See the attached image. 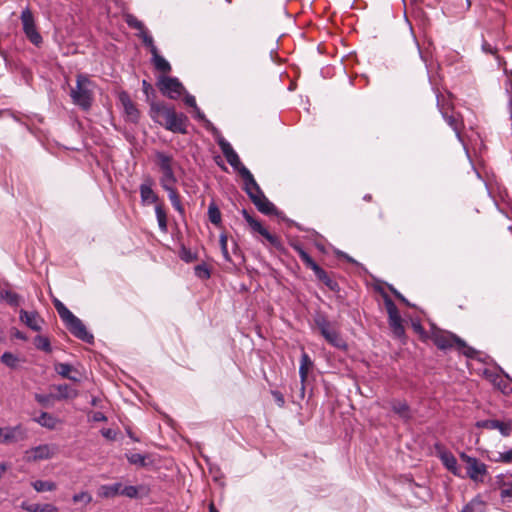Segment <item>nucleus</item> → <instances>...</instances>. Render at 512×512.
I'll return each mask as SVG.
<instances>
[{"instance_id": "obj_28", "label": "nucleus", "mask_w": 512, "mask_h": 512, "mask_svg": "<svg viewBox=\"0 0 512 512\" xmlns=\"http://www.w3.org/2000/svg\"><path fill=\"white\" fill-rule=\"evenodd\" d=\"M21 508L27 512H57L58 508L52 504H29L22 502Z\"/></svg>"}, {"instance_id": "obj_11", "label": "nucleus", "mask_w": 512, "mask_h": 512, "mask_svg": "<svg viewBox=\"0 0 512 512\" xmlns=\"http://www.w3.org/2000/svg\"><path fill=\"white\" fill-rule=\"evenodd\" d=\"M57 447L50 444H42L32 447L25 452V457L28 462H36L40 460L51 459L57 453Z\"/></svg>"}, {"instance_id": "obj_12", "label": "nucleus", "mask_w": 512, "mask_h": 512, "mask_svg": "<svg viewBox=\"0 0 512 512\" xmlns=\"http://www.w3.org/2000/svg\"><path fill=\"white\" fill-rule=\"evenodd\" d=\"M26 429L18 424L13 427L0 428V442L3 444H11L26 439Z\"/></svg>"}, {"instance_id": "obj_4", "label": "nucleus", "mask_w": 512, "mask_h": 512, "mask_svg": "<svg viewBox=\"0 0 512 512\" xmlns=\"http://www.w3.org/2000/svg\"><path fill=\"white\" fill-rule=\"evenodd\" d=\"M156 164L158 165L162 176L160 178V184H176L177 178L174 173L173 165L174 159L171 155H168L161 151L155 152Z\"/></svg>"}, {"instance_id": "obj_9", "label": "nucleus", "mask_w": 512, "mask_h": 512, "mask_svg": "<svg viewBox=\"0 0 512 512\" xmlns=\"http://www.w3.org/2000/svg\"><path fill=\"white\" fill-rule=\"evenodd\" d=\"M217 143L223 155L225 156L227 162L239 173V175L243 179V169L247 168L241 163L238 154L235 152L231 144L223 137H220L217 140Z\"/></svg>"}, {"instance_id": "obj_36", "label": "nucleus", "mask_w": 512, "mask_h": 512, "mask_svg": "<svg viewBox=\"0 0 512 512\" xmlns=\"http://www.w3.org/2000/svg\"><path fill=\"white\" fill-rule=\"evenodd\" d=\"M121 483H114L112 485H102L99 489V495L105 498H112L119 495Z\"/></svg>"}, {"instance_id": "obj_7", "label": "nucleus", "mask_w": 512, "mask_h": 512, "mask_svg": "<svg viewBox=\"0 0 512 512\" xmlns=\"http://www.w3.org/2000/svg\"><path fill=\"white\" fill-rule=\"evenodd\" d=\"M20 19L23 26V32L29 41L36 46L40 45L42 43V36L37 31L34 16L28 7L22 11Z\"/></svg>"}, {"instance_id": "obj_42", "label": "nucleus", "mask_w": 512, "mask_h": 512, "mask_svg": "<svg viewBox=\"0 0 512 512\" xmlns=\"http://www.w3.org/2000/svg\"><path fill=\"white\" fill-rule=\"evenodd\" d=\"M125 21L127 23V25L132 28V29H136L139 31V33H141L142 31H144L146 28L143 24V22H141L140 20H138L134 15L132 14H127L126 17H125Z\"/></svg>"}, {"instance_id": "obj_51", "label": "nucleus", "mask_w": 512, "mask_h": 512, "mask_svg": "<svg viewBox=\"0 0 512 512\" xmlns=\"http://www.w3.org/2000/svg\"><path fill=\"white\" fill-rule=\"evenodd\" d=\"M412 327L422 341L430 339V332H427L420 323H413Z\"/></svg>"}, {"instance_id": "obj_6", "label": "nucleus", "mask_w": 512, "mask_h": 512, "mask_svg": "<svg viewBox=\"0 0 512 512\" xmlns=\"http://www.w3.org/2000/svg\"><path fill=\"white\" fill-rule=\"evenodd\" d=\"M241 213L253 233L260 234L272 247L282 249L281 240L276 235L271 234L258 220L252 217L246 209H243Z\"/></svg>"}, {"instance_id": "obj_14", "label": "nucleus", "mask_w": 512, "mask_h": 512, "mask_svg": "<svg viewBox=\"0 0 512 512\" xmlns=\"http://www.w3.org/2000/svg\"><path fill=\"white\" fill-rule=\"evenodd\" d=\"M243 190L247 193L250 200L254 204L260 197L265 196L260 186L254 179V176L249 169H243Z\"/></svg>"}, {"instance_id": "obj_43", "label": "nucleus", "mask_w": 512, "mask_h": 512, "mask_svg": "<svg viewBox=\"0 0 512 512\" xmlns=\"http://www.w3.org/2000/svg\"><path fill=\"white\" fill-rule=\"evenodd\" d=\"M139 37H141L143 44L149 48L151 54L153 51H157V47L154 45L153 37L148 33L147 29L139 33Z\"/></svg>"}, {"instance_id": "obj_48", "label": "nucleus", "mask_w": 512, "mask_h": 512, "mask_svg": "<svg viewBox=\"0 0 512 512\" xmlns=\"http://www.w3.org/2000/svg\"><path fill=\"white\" fill-rule=\"evenodd\" d=\"M1 361L2 363H4L6 366L8 367H11V368H14L18 362V359L16 356H14L12 353L10 352H5L2 356H1Z\"/></svg>"}, {"instance_id": "obj_62", "label": "nucleus", "mask_w": 512, "mask_h": 512, "mask_svg": "<svg viewBox=\"0 0 512 512\" xmlns=\"http://www.w3.org/2000/svg\"><path fill=\"white\" fill-rule=\"evenodd\" d=\"M390 290L391 292L396 296V298H400L402 296V294L400 292H398L395 288H393L392 286H390Z\"/></svg>"}, {"instance_id": "obj_50", "label": "nucleus", "mask_w": 512, "mask_h": 512, "mask_svg": "<svg viewBox=\"0 0 512 512\" xmlns=\"http://www.w3.org/2000/svg\"><path fill=\"white\" fill-rule=\"evenodd\" d=\"M119 494L126 496L128 498H137L138 488L135 486H125V487L121 486Z\"/></svg>"}, {"instance_id": "obj_63", "label": "nucleus", "mask_w": 512, "mask_h": 512, "mask_svg": "<svg viewBox=\"0 0 512 512\" xmlns=\"http://www.w3.org/2000/svg\"><path fill=\"white\" fill-rule=\"evenodd\" d=\"M53 303H54L55 309H57V307H60V306L63 304V303H62L60 300H58V299H55V300L53 301Z\"/></svg>"}, {"instance_id": "obj_10", "label": "nucleus", "mask_w": 512, "mask_h": 512, "mask_svg": "<svg viewBox=\"0 0 512 512\" xmlns=\"http://www.w3.org/2000/svg\"><path fill=\"white\" fill-rule=\"evenodd\" d=\"M158 87L161 93L170 99H178L184 87L177 78L162 77L158 82Z\"/></svg>"}, {"instance_id": "obj_27", "label": "nucleus", "mask_w": 512, "mask_h": 512, "mask_svg": "<svg viewBox=\"0 0 512 512\" xmlns=\"http://www.w3.org/2000/svg\"><path fill=\"white\" fill-rule=\"evenodd\" d=\"M392 410L403 420H409L412 417L411 410L405 401L394 400Z\"/></svg>"}, {"instance_id": "obj_13", "label": "nucleus", "mask_w": 512, "mask_h": 512, "mask_svg": "<svg viewBox=\"0 0 512 512\" xmlns=\"http://www.w3.org/2000/svg\"><path fill=\"white\" fill-rule=\"evenodd\" d=\"M65 325L66 328L78 339L89 344L93 343L94 336L87 331L83 322L75 315L66 322Z\"/></svg>"}, {"instance_id": "obj_45", "label": "nucleus", "mask_w": 512, "mask_h": 512, "mask_svg": "<svg viewBox=\"0 0 512 512\" xmlns=\"http://www.w3.org/2000/svg\"><path fill=\"white\" fill-rule=\"evenodd\" d=\"M56 311L58 312L64 324L74 316V314L64 304H62L60 307H57Z\"/></svg>"}, {"instance_id": "obj_3", "label": "nucleus", "mask_w": 512, "mask_h": 512, "mask_svg": "<svg viewBox=\"0 0 512 512\" xmlns=\"http://www.w3.org/2000/svg\"><path fill=\"white\" fill-rule=\"evenodd\" d=\"M95 84L87 75L78 74L76 78V86L71 88L70 97L73 104L79 106L82 110H89L94 99Z\"/></svg>"}, {"instance_id": "obj_35", "label": "nucleus", "mask_w": 512, "mask_h": 512, "mask_svg": "<svg viewBox=\"0 0 512 512\" xmlns=\"http://www.w3.org/2000/svg\"><path fill=\"white\" fill-rule=\"evenodd\" d=\"M155 213H156V218L158 221L159 229L164 233L167 232V230H168L167 215H166L164 206L162 204H157L155 207Z\"/></svg>"}, {"instance_id": "obj_15", "label": "nucleus", "mask_w": 512, "mask_h": 512, "mask_svg": "<svg viewBox=\"0 0 512 512\" xmlns=\"http://www.w3.org/2000/svg\"><path fill=\"white\" fill-rule=\"evenodd\" d=\"M435 450L437 456L440 458L442 464L455 476H460V470L458 467L456 457L448 451L443 445L436 443Z\"/></svg>"}, {"instance_id": "obj_5", "label": "nucleus", "mask_w": 512, "mask_h": 512, "mask_svg": "<svg viewBox=\"0 0 512 512\" xmlns=\"http://www.w3.org/2000/svg\"><path fill=\"white\" fill-rule=\"evenodd\" d=\"M460 458L466 464L467 476L476 483H482L488 474L487 465L466 453H461Z\"/></svg>"}, {"instance_id": "obj_31", "label": "nucleus", "mask_w": 512, "mask_h": 512, "mask_svg": "<svg viewBox=\"0 0 512 512\" xmlns=\"http://www.w3.org/2000/svg\"><path fill=\"white\" fill-rule=\"evenodd\" d=\"M486 508V502L477 496L467 503L461 512H486Z\"/></svg>"}, {"instance_id": "obj_40", "label": "nucleus", "mask_w": 512, "mask_h": 512, "mask_svg": "<svg viewBox=\"0 0 512 512\" xmlns=\"http://www.w3.org/2000/svg\"><path fill=\"white\" fill-rule=\"evenodd\" d=\"M314 321L321 334L332 326V323L321 313L316 314Z\"/></svg>"}, {"instance_id": "obj_32", "label": "nucleus", "mask_w": 512, "mask_h": 512, "mask_svg": "<svg viewBox=\"0 0 512 512\" xmlns=\"http://www.w3.org/2000/svg\"><path fill=\"white\" fill-rule=\"evenodd\" d=\"M292 247L302 262L306 265V267L314 270V268L318 266V264L311 258V256L303 249L302 246L299 244H293Z\"/></svg>"}, {"instance_id": "obj_52", "label": "nucleus", "mask_w": 512, "mask_h": 512, "mask_svg": "<svg viewBox=\"0 0 512 512\" xmlns=\"http://www.w3.org/2000/svg\"><path fill=\"white\" fill-rule=\"evenodd\" d=\"M73 502H84L85 504H89L92 501V496L88 492H80L73 496Z\"/></svg>"}, {"instance_id": "obj_60", "label": "nucleus", "mask_w": 512, "mask_h": 512, "mask_svg": "<svg viewBox=\"0 0 512 512\" xmlns=\"http://www.w3.org/2000/svg\"><path fill=\"white\" fill-rule=\"evenodd\" d=\"M7 465L4 463L0 464V478L3 476V474L7 471Z\"/></svg>"}, {"instance_id": "obj_2", "label": "nucleus", "mask_w": 512, "mask_h": 512, "mask_svg": "<svg viewBox=\"0 0 512 512\" xmlns=\"http://www.w3.org/2000/svg\"><path fill=\"white\" fill-rule=\"evenodd\" d=\"M430 339L440 350L455 348L468 358L476 357L477 351L468 346L463 339L451 332L441 330L434 325H432L430 330Z\"/></svg>"}, {"instance_id": "obj_47", "label": "nucleus", "mask_w": 512, "mask_h": 512, "mask_svg": "<svg viewBox=\"0 0 512 512\" xmlns=\"http://www.w3.org/2000/svg\"><path fill=\"white\" fill-rule=\"evenodd\" d=\"M35 400L42 406L47 407L50 405L51 400H54V394H39L34 395Z\"/></svg>"}, {"instance_id": "obj_39", "label": "nucleus", "mask_w": 512, "mask_h": 512, "mask_svg": "<svg viewBox=\"0 0 512 512\" xmlns=\"http://www.w3.org/2000/svg\"><path fill=\"white\" fill-rule=\"evenodd\" d=\"M0 301L5 300L9 305L17 307L20 304V296L17 293L12 291H1L0 292Z\"/></svg>"}, {"instance_id": "obj_29", "label": "nucleus", "mask_w": 512, "mask_h": 512, "mask_svg": "<svg viewBox=\"0 0 512 512\" xmlns=\"http://www.w3.org/2000/svg\"><path fill=\"white\" fill-rule=\"evenodd\" d=\"M254 205L256 208L265 215H272L276 213L275 205L269 201L266 196L260 197L255 201Z\"/></svg>"}, {"instance_id": "obj_26", "label": "nucleus", "mask_w": 512, "mask_h": 512, "mask_svg": "<svg viewBox=\"0 0 512 512\" xmlns=\"http://www.w3.org/2000/svg\"><path fill=\"white\" fill-rule=\"evenodd\" d=\"M313 272L315 273V276L319 281H321L325 286H327L331 291H338L339 285L338 283L333 280L328 273L322 269L319 265L314 268Z\"/></svg>"}, {"instance_id": "obj_23", "label": "nucleus", "mask_w": 512, "mask_h": 512, "mask_svg": "<svg viewBox=\"0 0 512 512\" xmlns=\"http://www.w3.org/2000/svg\"><path fill=\"white\" fill-rule=\"evenodd\" d=\"M497 485L500 489V497L503 501L512 497V475H498Z\"/></svg>"}, {"instance_id": "obj_22", "label": "nucleus", "mask_w": 512, "mask_h": 512, "mask_svg": "<svg viewBox=\"0 0 512 512\" xmlns=\"http://www.w3.org/2000/svg\"><path fill=\"white\" fill-rule=\"evenodd\" d=\"M53 389L57 391L54 394V400L57 401L75 399L78 396V391L68 384L53 385Z\"/></svg>"}, {"instance_id": "obj_17", "label": "nucleus", "mask_w": 512, "mask_h": 512, "mask_svg": "<svg viewBox=\"0 0 512 512\" xmlns=\"http://www.w3.org/2000/svg\"><path fill=\"white\" fill-rule=\"evenodd\" d=\"M477 427L485 428L490 430H499V432L504 436L508 437L511 434L510 424L504 423L499 420H482L477 422Z\"/></svg>"}, {"instance_id": "obj_61", "label": "nucleus", "mask_w": 512, "mask_h": 512, "mask_svg": "<svg viewBox=\"0 0 512 512\" xmlns=\"http://www.w3.org/2000/svg\"><path fill=\"white\" fill-rule=\"evenodd\" d=\"M196 110V117L200 120H203L205 118L204 114L199 110V108L197 107Z\"/></svg>"}, {"instance_id": "obj_59", "label": "nucleus", "mask_w": 512, "mask_h": 512, "mask_svg": "<svg viewBox=\"0 0 512 512\" xmlns=\"http://www.w3.org/2000/svg\"><path fill=\"white\" fill-rule=\"evenodd\" d=\"M12 335H13V337H15V338H17V339H20V340H26V339H27V337L25 336V334H24V333H22V332H21V331H19V330H15V331L13 332V334H12Z\"/></svg>"}, {"instance_id": "obj_24", "label": "nucleus", "mask_w": 512, "mask_h": 512, "mask_svg": "<svg viewBox=\"0 0 512 512\" xmlns=\"http://www.w3.org/2000/svg\"><path fill=\"white\" fill-rule=\"evenodd\" d=\"M312 368H313V362H312L311 358L309 357V355L307 353L303 352L301 355L300 367H299V375H300V380H301V384H302V387H301L302 393H304L305 382L307 380L308 373Z\"/></svg>"}, {"instance_id": "obj_19", "label": "nucleus", "mask_w": 512, "mask_h": 512, "mask_svg": "<svg viewBox=\"0 0 512 512\" xmlns=\"http://www.w3.org/2000/svg\"><path fill=\"white\" fill-rule=\"evenodd\" d=\"M55 371L63 378L74 382H80V375L77 369L68 363L55 364Z\"/></svg>"}, {"instance_id": "obj_33", "label": "nucleus", "mask_w": 512, "mask_h": 512, "mask_svg": "<svg viewBox=\"0 0 512 512\" xmlns=\"http://www.w3.org/2000/svg\"><path fill=\"white\" fill-rule=\"evenodd\" d=\"M152 62L154 64V67L163 73H169L171 71L170 63L164 57L159 55L158 50L153 51Z\"/></svg>"}, {"instance_id": "obj_56", "label": "nucleus", "mask_w": 512, "mask_h": 512, "mask_svg": "<svg viewBox=\"0 0 512 512\" xmlns=\"http://www.w3.org/2000/svg\"><path fill=\"white\" fill-rule=\"evenodd\" d=\"M272 395L280 407L284 406L285 399L284 396L279 391H272Z\"/></svg>"}, {"instance_id": "obj_38", "label": "nucleus", "mask_w": 512, "mask_h": 512, "mask_svg": "<svg viewBox=\"0 0 512 512\" xmlns=\"http://www.w3.org/2000/svg\"><path fill=\"white\" fill-rule=\"evenodd\" d=\"M31 485L37 492L54 491L57 487L55 482L43 480L33 481Z\"/></svg>"}, {"instance_id": "obj_37", "label": "nucleus", "mask_w": 512, "mask_h": 512, "mask_svg": "<svg viewBox=\"0 0 512 512\" xmlns=\"http://www.w3.org/2000/svg\"><path fill=\"white\" fill-rule=\"evenodd\" d=\"M34 345L38 350L44 351L46 353H51L52 347L48 337L37 335L34 338Z\"/></svg>"}, {"instance_id": "obj_1", "label": "nucleus", "mask_w": 512, "mask_h": 512, "mask_svg": "<svg viewBox=\"0 0 512 512\" xmlns=\"http://www.w3.org/2000/svg\"><path fill=\"white\" fill-rule=\"evenodd\" d=\"M150 116L155 122L168 131L180 134L188 133V117L182 112H177L173 106H169L163 102L152 103Z\"/></svg>"}, {"instance_id": "obj_18", "label": "nucleus", "mask_w": 512, "mask_h": 512, "mask_svg": "<svg viewBox=\"0 0 512 512\" xmlns=\"http://www.w3.org/2000/svg\"><path fill=\"white\" fill-rule=\"evenodd\" d=\"M20 320L27 325L33 331H40L41 324L43 323L42 318L37 312H28L26 310H20Z\"/></svg>"}, {"instance_id": "obj_20", "label": "nucleus", "mask_w": 512, "mask_h": 512, "mask_svg": "<svg viewBox=\"0 0 512 512\" xmlns=\"http://www.w3.org/2000/svg\"><path fill=\"white\" fill-rule=\"evenodd\" d=\"M325 340L338 349H346L347 344L333 325L321 334Z\"/></svg>"}, {"instance_id": "obj_16", "label": "nucleus", "mask_w": 512, "mask_h": 512, "mask_svg": "<svg viewBox=\"0 0 512 512\" xmlns=\"http://www.w3.org/2000/svg\"><path fill=\"white\" fill-rule=\"evenodd\" d=\"M119 100L124 108V112L128 121L136 123L140 118V112L134 102L126 92L119 95Z\"/></svg>"}, {"instance_id": "obj_8", "label": "nucleus", "mask_w": 512, "mask_h": 512, "mask_svg": "<svg viewBox=\"0 0 512 512\" xmlns=\"http://www.w3.org/2000/svg\"><path fill=\"white\" fill-rule=\"evenodd\" d=\"M384 304L388 313L389 325L393 333L397 337H401L405 333L404 326L402 324V318L398 311L397 306L387 295L384 296Z\"/></svg>"}, {"instance_id": "obj_55", "label": "nucleus", "mask_w": 512, "mask_h": 512, "mask_svg": "<svg viewBox=\"0 0 512 512\" xmlns=\"http://www.w3.org/2000/svg\"><path fill=\"white\" fill-rule=\"evenodd\" d=\"M482 50L485 53H489V54H493V55H495L497 52V49L485 40L482 42Z\"/></svg>"}, {"instance_id": "obj_64", "label": "nucleus", "mask_w": 512, "mask_h": 512, "mask_svg": "<svg viewBox=\"0 0 512 512\" xmlns=\"http://www.w3.org/2000/svg\"><path fill=\"white\" fill-rule=\"evenodd\" d=\"M209 512H219L213 503L209 505Z\"/></svg>"}, {"instance_id": "obj_54", "label": "nucleus", "mask_w": 512, "mask_h": 512, "mask_svg": "<svg viewBox=\"0 0 512 512\" xmlns=\"http://www.w3.org/2000/svg\"><path fill=\"white\" fill-rule=\"evenodd\" d=\"M495 462H502V463H512V450H509L504 453H499V456L495 459H493Z\"/></svg>"}, {"instance_id": "obj_41", "label": "nucleus", "mask_w": 512, "mask_h": 512, "mask_svg": "<svg viewBox=\"0 0 512 512\" xmlns=\"http://www.w3.org/2000/svg\"><path fill=\"white\" fill-rule=\"evenodd\" d=\"M208 217L210 222L214 225L221 223V212L214 203L210 204L208 207Z\"/></svg>"}, {"instance_id": "obj_25", "label": "nucleus", "mask_w": 512, "mask_h": 512, "mask_svg": "<svg viewBox=\"0 0 512 512\" xmlns=\"http://www.w3.org/2000/svg\"><path fill=\"white\" fill-rule=\"evenodd\" d=\"M162 188L168 193L169 200L171 201L172 206L176 211H178L181 215L184 214V207L181 203L179 194L175 189V184H164L161 185Z\"/></svg>"}, {"instance_id": "obj_34", "label": "nucleus", "mask_w": 512, "mask_h": 512, "mask_svg": "<svg viewBox=\"0 0 512 512\" xmlns=\"http://www.w3.org/2000/svg\"><path fill=\"white\" fill-rule=\"evenodd\" d=\"M34 421L37 422L42 427L48 429H54L57 425L58 420L51 414L47 412H41V414L34 418Z\"/></svg>"}, {"instance_id": "obj_58", "label": "nucleus", "mask_w": 512, "mask_h": 512, "mask_svg": "<svg viewBox=\"0 0 512 512\" xmlns=\"http://www.w3.org/2000/svg\"><path fill=\"white\" fill-rule=\"evenodd\" d=\"M184 102L187 106L193 107L194 109H197V104L195 97L192 95H187L184 99Z\"/></svg>"}, {"instance_id": "obj_57", "label": "nucleus", "mask_w": 512, "mask_h": 512, "mask_svg": "<svg viewBox=\"0 0 512 512\" xmlns=\"http://www.w3.org/2000/svg\"><path fill=\"white\" fill-rule=\"evenodd\" d=\"M92 420L94 422H105L107 417L102 412L97 411L93 413Z\"/></svg>"}, {"instance_id": "obj_44", "label": "nucleus", "mask_w": 512, "mask_h": 512, "mask_svg": "<svg viewBox=\"0 0 512 512\" xmlns=\"http://www.w3.org/2000/svg\"><path fill=\"white\" fill-rule=\"evenodd\" d=\"M56 311L58 312L64 324L74 316V314L64 304H62L60 307H57Z\"/></svg>"}, {"instance_id": "obj_49", "label": "nucleus", "mask_w": 512, "mask_h": 512, "mask_svg": "<svg viewBox=\"0 0 512 512\" xmlns=\"http://www.w3.org/2000/svg\"><path fill=\"white\" fill-rule=\"evenodd\" d=\"M227 242H228L227 236L225 234H221L219 243H220L222 255L226 261L231 262V257L229 255L228 248H227Z\"/></svg>"}, {"instance_id": "obj_46", "label": "nucleus", "mask_w": 512, "mask_h": 512, "mask_svg": "<svg viewBox=\"0 0 512 512\" xmlns=\"http://www.w3.org/2000/svg\"><path fill=\"white\" fill-rule=\"evenodd\" d=\"M145 459V456L140 453L127 455V460L129 461V463L134 465L145 466Z\"/></svg>"}, {"instance_id": "obj_21", "label": "nucleus", "mask_w": 512, "mask_h": 512, "mask_svg": "<svg viewBox=\"0 0 512 512\" xmlns=\"http://www.w3.org/2000/svg\"><path fill=\"white\" fill-rule=\"evenodd\" d=\"M140 196L144 205L157 202L158 196L152 189V180L150 178L140 185Z\"/></svg>"}, {"instance_id": "obj_30", "label": "nucleus", "mask_w": 512, "mask_h": 512, "mask_svg": "<svg viewBox=\"0 0 512 512\" xmlns=\"http://www.w3.org/2000/svg\"><path fill=\"white\" fill-rule=\"evenodd\" d=\"M442 115L447 122V124L455 131L456 136L458 139H460V133L461 129L463 127V124L461 120L459 119L458 115L451 114L449 115L446 111L441 110Z\"/></svg>"}, {"instance_id": "obj_53", "label": "nucleus", "mask_w": 512, "mask_h": 512, "mask_svg": "<svg viewBox=\"0 0 512 512\" xmlns=\"http://www.w3.org/2000/svg\"><path fill=\"white\" fill-rule=\"evenodd\" d=\"M195 274L201 279H208L210 277V271L204 264H200L195 267Z\"/></svg>"}]
</instances>
